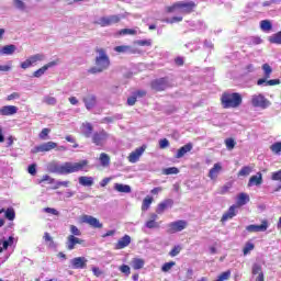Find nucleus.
<instances>
[{
	"label": "nucleus",
	"mask_w": 281,
	"mask_h": 281,
	"mask_svg": "<svg viewBox=\"0 0 281 281\" xmlns=\"http://www.w3.org/2000/svg\"><path fill=\"white\" fill-rule=\"evenodd\" d=\"M179 254H181V247L177 245L170 250L169 256H171V258H175L176 256H179Z\"/></svg>",
	"instance_id": "nucleus-51"
},
{
	"label": "nucleus",
	"mask_w": 281,
	"mask_h": 281,
	"mask_svg": "<svg viewBox=\"0 0 281 281\" xmlns=\"http://www.w3.org/2000/svg\"><path fill=\"white\" fill-rule=\"evenodd\" d=\"M93 133V126L91 123H83L82 124V134L85 137H91V134Z\"/></svg>",
	"instance_id": "nucleus-30"
},
{
	"label": "nucleus",
	"mask_w": 281,
	"mask_h": 281,
	"mask_svg": "<svg viewBox=\"0 0 281 281\" xmlns=\"http://www.w3.org/2000/svg\"><path fill=\"white\" fill-rule=\"evenodd\" d=\"M119 34H120V36H126V35L135 36V34H137V30L123 29V30L119 31Z\"/></svg>",
	"instance_id": "nucleus-37"
},
{
	"label": "nucleus",
	"mask_w": 281,
	"mask_h": 281,
	"mask_svg": "<svg viewBox=\"0 0 281 281\" xmlns=\"http://www.w3.org/2000/svg\"><path fill=\"white\" fill-rule=\"evenodd\" d=\"M194 148V145L192 143H188L184 146L180 147L175 156L176 159H181L182 157H186L190 150Z\"/></svg>",
	"instance_id": "nucleus-17"
},
{
	"label": "nucleus",
	"mask_w": 281,
	"mask_h": 281,
	"mask_svg": "<svg viewBox=\"0 0 281 281\" xmlns=\"http://www.w3.org/2000/svg\"><path fill=\"white\" fill-rule=\"evenodd\" d=\"M13 5L15 10H20V12H25L27 10V4L22 0H13Z\"/></svg>",
	"instance_id": "nucleus-33"
},
{
	"label": "nucleus",
	"mask_w": 281,
	"mask_h": 281,
	"mask_svg": "<svg viewBox=\"0 0 281 281\" xmlns=\"http://www.w3.org/2000/svg\"><path fill=\"white\" fill-rule=\"evenodd\" d=\"M144 265H146V261L140 258H134L132 259V267L135 269V271H138L139 269H144Z\"/></svg>",
	"instance_id": "nucleus-27"
},
{
	"label": "nucleus",
	"mask_w": 281,
	"mask_h": 281,
	"mask_svg": "<svg viewBox=\"0 0 281 281\" xmlns=\"http://www.w3.org/2000/svg\"><path fill=\"white\" fill-rule=\"evenodd\" d=\"M145 227L147 229H159V224L153 220H148L146 223H145Z\"/></svg>",
	"instance_id": "nucleus-43"
},
{
	"label": "nucleus",
	"mask_w": 281,
	"mask_h": 281,
	"mask_svg": "<svg viewBox=\"0 0 281 281\" xmlns=\"http://www.w3.org/2000/svg\"><path fill=\"white\" fill-rule=\"evenodd\" d=\"M186 227H188V222L183 220L171 222L167 225V234H177V232H183Z\"/></svg>",
	"instance_id": "nucleus-6"
},
{
	"label": "nucleus",
	"mask_w": 281,
	"mask_h": 281,
	"mask_svg": "<svg viewBox=\"0 0 281 281\" xmlns=\"http://www.w3.org/2000/svg\"><path fill=\"white\" fill-rule=\"evenodd\" d=\"M4 216H5V218H8V221H12L13 218H15L16 213L14 212V209H8L4 212Z\"/></svg>",
	"instance_id": "nucleus-47"
},
{
	"label": "nucleus",
	"mask_w": 281,
	"mask_h": 281,
	"mask_svg": "<svg viewBox=\"0 0 281 281\" xmlns=\"http://www.w3.org/2000/svg\"><path fill=\"white\" fill-rule=\"evenodd\" d=\"M175 205V201L172 199H167L160 202L156 209V214H164L168 207H172Z\"/></svg>",
	"instance_id": "nucleus-15"
},
{
	"label": "nucleus",
	"mask_w": 281,
	"mask_h": 281,
	"mask_svg": "<svg viewBox=\"0 0 281 281\" xmlns=\"http://www.w3.org/2000/svg\"><path fill=\"white\" fill-rule=\"evenodd\" d=\"M221 100L224 109H238L243 104V97L238 92L224 93Z\"/></svg>",
	"instance_id": "nucleus-3"
},
{
	"label": "nucleus",
	"mask_w": 281,
	"mask_h": 281,
	"mask_svg": "<svg viewBox=\"0 0 281 281\" xmlns=\"http://www.w3.org/2000/svg\"><path fill=\"white\" fill-rule=\"evenodd\" d=\"M82 102L87 111H91L92 109H95V104H98V98L95 94H87L82 98Z\"/></svg>",
	"instance_id": "nucleus-11"
},
{
	"label": "nucleus",
	"mask_w": 281,
	"mask_h": 281,
	"mask_svg": "<svg viewBox=\"0 0 281 281\" xmlns=\"http://www.w3.org/2000/svg\"><path fill=\"white\" fill-rule=\"evenodd\" d=\"M225 146L227 150H234V148H236V140H234V138H226Z\"/></svg>",
	"instance_id": "nucleus-42"
},
{
	"label": "nucleus",
	"mask_w": 281,
	"mask_h": 281,
	"mask_svg": "<svg viewBox=\"0 0 281 281\" xmlns=\"http://www.w3.org/2000/svg\"><path fill=\"white\" fill-rule=\"evenodd\" d=\"M69 188V181H57L55 186V190H58V188Z\"/></svg>",
	"instance_id": "nucleus-57"
},
{
	"label": "nucleus",
	"mask_w": 281,
	"mask_h": 281,
	"mask_svg": "<svg viewBox=\"0 0 281 281\" xmlns=\"http://www.w3.org/2000/svg\"><path fill=\"white\" fill-rule=\"evenodd\" d=\"M262 273V266L259 263H254L252 266V276H260Z\"/></svg>",
	"instance_id": "nucleus-50"
},
{
	"label": "nucleus",
	"mask_w": 281,
	"mask_h": 281,
	"mask_svg": "<svg viewBox=\"0 0 281 281\" xmlns=\"http://www.w3.org/2000/svg\"><path fill=\"white\" fill-rule=\"evenodd\" d=\"M236 216V205H232L226 213L223 214L222 221H229V218H234Z\"/></svg>",
	"instance_id": "nucleus-25"
},
{
	"label": "nucleus",
	"mask_w": 281,
	"mask_h": 281,
	"mask_svg": "<svg viewBox=\"0 0 281 281\" xmlns=\"http://www.w3.org/2000/svg\"><path fill=\"white\" fill-rule=\"evenodd\" d=\"M145 150H146V146H142L136 148L134 151H132L128 156L130 164H137V161H139V157L144 155Z\"/></svg>",
	"instance_id": "nucleus-13"
},
{
	"label": "nucleus",
	"mask_w": 281,
	"mask_h": 281,
	"mask_svg": "<svg viewBox=\"0 0 281 281\" xmlns=\"http://www.w3.org/2000/svg\"><path fill=\"white\" fill-rule=\"evenodd\" d=\"M249 203V194L247 193H239L237 196V205L243 206Z\"/></svg>",
	"instance_id": "nucleus-28"
},
{
	"label": "nucleus",
	"mask_w": 281,
	"mask_h": 281,
	"mask_svg": "<svg viewBox=\"0 0 281 281\" xmlns=\"http://www.w3.org/2000/svg\"><path fill=\"white\" fill-rule=\"evenodd\" d=\"M89 166V160H81L79 162H64L63 165L58 162H50L48 165L49 172L55 175H72L74 172H80Z\"/></svg>",
	"instance_id": "nucleus-1"
},
{
	"label": "nucleus",
	"mask_w": 281,
	"mask_h": 281,
	"mask_svg": "<svg viewBox=\"0 0 281 281\" xmlns=\"http://www.w3.org/2000/svg\"><path fill=\"white\" fill-rule=\"evenodd\" d=\"M44 212L46 214H53V216H59L60 215V212H58V210L52 209V207H45Z\"/></svg>",
	"instance_id": "nucleus-53"
},
{
	"label": "nucleus",
	"mask_w": 281,
	"mask_h": 281,
	"mask_svg": "<svg viewBox=\"0 0 281 281\" xmlns=\"http://www.w3.org/2000/svg\"><path fill=\"white\" fill-rule=\"evenodd\" d=\"M82 243H85V240H82L74 235H69L67 237L66 247H67L68 251H72V249H76V245H82Z\"/></svg>",
	"instance_id": "nucleus-14"
},
{
	"label": "nucleus",
	"mask_w": 281,
	"mask_h": 281,
	"mask_svg": "<svg viewBox=\"0 0 281 281\" xmlns=\"http://www.w3.org/2000/svg\"><path fill=\"white\" fill-rule=\"evenodd\" d=\"M168 146H170V142L168 140V138H164L159 140V148H168Z\"/></svg>",
	"instance_id": "nucleus-56"
},
{
	"label": "nucleus",
	"mask_w": 281,
	"mask_h": 281,
	"mask_svg": "<svg viewBox=\"0 0 281 281\" xmlns=\"http://www.w3.org/2000/svg\"><path fill=\"white\" fill-rule=\"evenodd\" d=\"M260 27L262 32H271V30H273V24L269 20H263L260 22Z\"/></svg>",
	"instance_id": "nucleus-32"
},
{
	"label": "nucleus",
	"mask_w": 281,
	"mask_h": 281,
	"mask_svg": "<svg viewBox=\"0 0 281 281\" xmlns=\"http://www.w3.org/2000/svg\"><path fill=\"white\" fill-rule=\"evenodd\" d=\"M262 69H263V74H265V78L269 79L271 78V74L273 71V69L271 68V66L269 64H263L262 65Z\"/></svg>",
	"instance_id": "nucleus-39"
},
{
	"label": "nucleus",
	"mask_w": 281,
	"mask_h": 281,
	"mask_svg": "<svg viewBox=\"0 0 281 281\" xmlns=\"http://www.w3.org/2000/svg\"><path fill=\"white\" fill-rule=\"evenodd\" d=\"M44 104H47L48 106H56V98L46 95L43 99Z\"/></svg>",
	"instance_id": "nucleus-38"
},
{
	"label": "nucleus",
	"mask_w": 281,
	"mask_h": 281,
	"mask_svg": "<svg viewBox=\"0 0 281 281\" xmlns=\"http://www.w3.org/2000/svg\"><path fill=\"white\" fill-rule=\"evenodd\" d=\"M269 43H272L273 45H281V31H279L278 33L272 34L269 38H268Z\"/></svg>",
	"instance_id": "nucleus-31"
},
{
	"label": "nucleus",
	"mask_w": 281,
	"mask_h": 281,
	"mask_svg": "<svg viewBox=\"0 0 281 281\" xmlns=\"http://www.w3.org/2000/svg\"><path fill=\"white\" fill-rule=\"evenodd\" d=\"M177 265V262L175 261H169L162 265L161 267V271L162 273H168V271H170V269H172V267H175Z\"/></svg>",
	"instance_id": "nucleus-40"
},
{
	"label": "nucleus",
	"mask_w": 281,
	"mask_h": 281,
	"mask_svg": "<svg viewBox=\"0 0 281 281\" xmlns=\"http://www.w3.org/2000/svg\"><path fill=\"white\" fill-rule=\"evenodd\" d=\"M27 170H29V175H32V176L36 175V165L35 164L30 165Z\"/></svg>",
	"instance_id": "nucleus-64"
},
{
	"label": "nucleus",
	"mask_w": 281,
	"mask_h": 281,
	"mask_svg": "<svg viewBox=\"0 0 281 281\" xmlns=\"http://www.w3.org/2000/svg\"><path fill=\"white\" fill-rule=\"evenodd\" d=\"M151 204H153V198L151 196L145 198L143 200L142 211L147 212V210L150 207Z\"/></svg>",
	"instance_id": "nucleus-36"
},
{
	"label": "nucleus",
	"mask_w": 281,
	"mask_h": 281,
	"mask_svg": "<svg viewBox=\"0 0 281 281\" xmlns=\"http://www.w3.org/2000/svg\"><path fill=\"white\" fill-rule=\"evenodd\" d=\"M79 184L83 186V188H91V186H93V177H79Z\"/></svg>",
	"instance_id": "nucleus-23"
},
{
	"label": "nucleus",
	"mask_w": 281,
	"mask_h": 281,
	"mask_svg": "<svg viewBox=\"0 0 281 281\" xmlns=\"http://www.w3.org/2000/svg\"><path fill=\"white\" fill-rule=\"evenodd\" d=\"M14 244V237L10 236L9 239L1 241L0 245H2V248L8 249L10 246Z\"/></svg>",
	"instance_id": "nucleus-44"
},
{
	"label": "nucleus",
	"mask_w": 281,
	"mask_h": 281,
	"mask_svg": "<svg viewBox=\"0 0 281 281\" xmlns=\"http://www.w3.org/2000/svg\"><path fill=\"white\" fill-rule=\"evenodd\" d=\"M255 245L254 243H246L245 247H244V256H247V254H249V251H254Z\"/></svg>",
	"instance_id": "nucleus-52"
},
{
	"label": "nucleus",
	"mask_w": 281,
	"mask_h": 281,
	"mask_svg": "<svg viewBox=\"0 0 281 281\" xmlns=\"http://www.w3.org/2000/svg\"><path fill=\"white\" fill-rule=\"evenodd\" d=\"M49 135V128H43L40 133V139H45Z\"/></svg>",
	"instance_id": "nucleus-62"
},
{
	"label": "nucleus",
	"mask_w": 281,
	"mask_h": 281,
	"mask_svg": "<svg viewBox=\"0 0 281 281\" xmlns=\"http://www.w3.org/2000/svg\"><path fill=\"white\" fill-rule=\"evenodd\" d=\"M271 179L272 181H281V170L272 172Z\"/></svg>",
	"instance_id": "nucleus-58"
},
{
	"label": "nucleus",
	"mask_w": 281,
	"mask_h": 281,
	"mask_svg": "<svg viewBox=\"0 0 281 281\" xmlns=\"http://www.w3.org/2000/svg\"><path fill=\"white\" fill-rule=\"evenodd\" d=\"M71 236H82V232H80L76 225H70Z\"/></svg>",
	"instance_id": "nucleus-54"
},
{
	"label": "nucleus",
	"mask_w": 281,
	"mask_h": 281,
	"mask_svg": "<svg viewBox=\"0 0 281 281\" xmlns=\"http://www.w3.org/2000/svg\"><path fill=\"white\" fill-rule=\"evenodd\" d=\"M131 245V237L128 235L123 236L115 245V249H124Z\"/></svg>",
	"instance_id": "nucleus-22"
},
{
	"label": "nucleus",
	"mask_w": 281,
	"mask_h": 281,
	"mask_svg": "<svg viewBox=\"0 0 281 281\" xmlns=\"http://www.w3.org/2000/svg\"><path fill=\"white\" fill-rule=\"evenodd\" d=\"M95 66L88 69V74H102L106 69V52L103 48L97 49Z\"/></svg>",
	"instance_id": "nucleus-4"
},
{
	"label": "nucleus",
	"mask_w": 281,
	"mask_h": 281,
	"mask_svg": "<svg viewBox=\"0 0 281 281\" xmlns=\"http://www.w3.org/2000/svg\"><path fill=\"white\" fill-rule=\"evenodd\" d=\"M150 87L154 91H166V89H170V81L168 78H159L151 81Z\"/></svg>",
	"instance_id": "nucleus-7"
},
{
	"label": "nucleus",
	"mask_w": 281,
	"mask_h": 281,
	"mask_svg": "<svg viewBox=\"0 0 281 281\" xmlns=\"http://www.w3.org/2000/svg\"><path fill=\"white\" fill-rule=\"evenodd\" d=\"M30 67H32V61H30L29 58L26 60H24L23 63H21L22 69H30Z\"/></svg>",
	"instance_id": "nucleus-60"
},
{
	"label": "nucleus",
	"mask_w": 281,
	"mask_h": 281,
	"mask_svg": "<svg viewBox=\"0 0 281 281\" xmlns=\"http://www.w3.org/2000/svg\"><path fill=\"white\" fill-rule=\"evenodd\" d=\"M81 223H86L87 225H90V227H93L94 229H102V223L100 221L91 215H83L81 217Z\"/></svg>",
	"instance_id": "nucleus-10"
},
{
	"label": "nucleus",
	"mask_w": 281,
	"mask_h": 281,
	"mask_svg": "<svg viewBox=\"0 0 281 281\" xmlns=\"http://www.w3.org/2000/svg\"><path fill=\"white\" fill-rule=\"evenodd\" d=\"M266 85H268V87H274V85H280V79H270Z\"/></svg>",
	"instance_id": "nucleus-63"
},
{
	"label": "nucleus",
	"mask_w": 281,
	"mask_h": 281,
	"mask_svg": "<svg viewBox=\"0 0 281 281\" xmlns=\"http://www.w3.org/2000/svg\"><path fill=\"white\" fill-rule=\"evenodd\" d=\"M196 8L193 1H178L171 7H167V12L177 14H190Z\"/></svg>",
	"instance_id": "nucleus-2"
},
{
	"label": "nucleus",
	"mask_w": 281,
	"mask_h": 281,
	"mask_svg": "<svg viewBox=\"0 0 281 281\" xmlns=\"http://www.w3.org/2000/svg\"><path fill=\"white\" fill-rule=\"evenodd\" d=\"M250 173H251V168L246 166L239 170L238 177H249Z\"/></svg>",
	"instance_id": "nucleus-45"
},
{
	"label": "nucleus",
	"mask_w": 281,
	"mask_h": 281,
	"mask_svg": "<svg viewBox=\"0 0 281 281\" xmlns=\"http://www.w3.org/2000/svg\"><path fill=\"white\" fill-rule=\"evenodd\" d=\"M221 170H223V166L221 162H216L209 171L210 179L212 181H216V179H218V175H221Z\"/></svg>",
	"instance_id": "nucleus-18"
},
{
	"label": "nucleus",
	"mask_w": 281,
	"mask_h": 281,
	"mask_svg": "<svg viewBox=\"0 0 281 281\" xmlns=\"http://www.w3.org/2000/svg\"><path fill=\"white\" fill-rule=\"evenodd\" d=\"M270 150L272 153H274V155H280V153H281V142L273 143L270 146Z\"/></svg>",
	"instance_id": "nucleus-41"
},
{
	"label": "nucleus",
	"mask_w": 281,
	"mask_h": 281,
	"mask_svg": "<svg viewBox=\"0 0 281 281\" xmlns=\"http://www.w3.org/2000/svg\"><path fill=\"white\" fill-rule=\"evenodd\" d=\"M269 229V221L263 220L261 221V225L250 224L246 226V231L249 232V234H256L258 232H267Z\"/></svg>",
	"instance_id": "nucleus-8"
},
{
	"label": "nucleus",
	"mask_w": 281,
	"mask_h": 281,
	"mask_svg": "<svg viewBox=\"0 0 281 281\" xmlns=\"http://www.w3.org/2000/svg\"><path fill=\"white\" fill-rule=\"evenodd\" d=\"M16 52L14 44L5 45L2 47V56H12Z\"/></svg>",
	"instance_id": "nucleus-26"
},
{
	"label": "nucleus",
	"mask_w": 281,
	"mask_h": 281,
	"mask_svg": "<svg viewBox=\"0 0 281 281\" xmlns=\"http://www.w3.org/2000/svg\"><path fill=\"white\" fill-rule=\"evenodd\" d=\"M16 113H19V108L15 105H4L0 108V115L10 116L16 115Z\"/></svg>",
	"instance_id": "nucleus-16"
},
{
	"label": "nucleus",
	"mask_w": 281,
	"mask_h": 281,
	"mask_svg": "<svg viewBox=\"0 0 281 281\" xmlns=\"http://www.w3.org/2000/svg\"><path fill=\"white\" fill-rule=\"evenodd\" d=\"M87 258L85 257H76L70 260L71 269H87Z\"/></svg>",
	"instance_id": "nucleus-12"
},
{
	"label": "nucleus",
	"mask_w": 281,
	"mask_h": 281,
	"mask_svg": "<svg viewBox=\"0 0 281 281\" xmlns=\"http://www.w3.org/2000/svg\"><path fill=\"white\" fill-rule=\"evenodd\" d=\"M52 67H56V61H49L48 64L44 65L42 68L34 71L33 74L34 78H41V76H44L45 71H47V69H52Z\"/></svg>",
	"instance_id": "nucleus-19"
},
{
	"label": "nucleus",
	"mask_w": 281,
	"mask_h": 281,
	"mask_svg": "<svg viewBox=\"0 0 281 281\" xmlns=\"http://www.w3.org/2000/svg\"><path fill=\"white\" fill-rule=\"evenodd\" d=\"M29 60H30L31 65H36V63H41V61L45 60V55L35 54V55L29 57Z\"/></svg>",
	"instance_id": "nucleus-34"
},
{
	"label": "nucleus",
	"mask_w": 281,
	"mask_h": 281,
	"mask_svg": "<svg viewBox=\"0 0 281 281\" xmlns=\"http://www.w3.org/2000/svg\"><path fill=\"white\" fill-rule=\"evenodd\" d=\"M122 21V16L120 15H109L106 18V25H115V23H120Z\"/></svg>",
	"instance_id": "nucleus-35"
},
{
	"label": "nucleus",
	"mask_w": 281,
	"mask_h": 281,
	"mask_svg": "<svg viewBox=\"0 0 281 281\" xmlns=\"http://www.w3.org/2000/svg\"><path fill=\"white\" fill-rule=\"evenodd\" d=\"M114 52L119 54H133V47L128 45L116 46L114 47Z\"/></svg>",
	"instance_id": "nucleus-29"
},
{
	"label": "nucleus",
	"mask_w": 281,
	"mask_h": 281,
	"mask_svg": "<svg viewBox=\"0 0 281 281\" xmlns=\"http://www.w3.org/2000/svg\"><path fill=\"white\" fill-rule=\"evenodd\" d=\"M180 21H183V16H173L171 19H165L162 20L164 23H180Z\"/></svg>",
	"instance_id": "nucleus-49"
},
{
	"label": "nucleus",
	"mask_w": 281,
	"mask_h": 281,
	"mask_svg": "<svg viewBox=\"0 0 281 281\" xmlns=\"http://www.w3.org/2000/svg\"><path fill=\"white\" fill-rule=\"evenodd\" d=\"M135 102H137V95H132L130 98H127V104L128 106H134Z\"/></svg>",
	"instance_id": "nucleus-59"
},
{
	"label": "nucleus",
	"mask_w": 281,
	"mask_h": 281,
	"mask_svg": "<svg viewBox=\"0 0 281 281\" xmlns=\"http://www.w3.org/2000/svg\"><path fill=\"white\" fill-rule=\"evenodd\" d=\"M120 272L125 273L126 276H131V267H128V265H122L120 267Z\"/></svg>",
	"instance_id": "nucleus-55"
},
{
	"label": "nucleus",
	"mask_w": 281,
	"mask_h": 281,
	"mask_svg": "<svg viewBox=\"0 0 281 281\" xmlns=\"http://www.w3.org/2000/svg\"><path fill=\"white\" fill-rule=\"evenodd\" d=\"M114 190H116V192H121L123 194H131V191H132L131 186L122 184V183H115Z\"/></svg>",
	"instance_id": "nucleus-24"
},
{
	"label": "nucleus",
	"mask_w": 281,
	"mask_h": 281,
	"mask_svg": "<svg viewBox=\"0 0 281 281\" xmlns=\"http://www.w3.org/2000/svg\"><path fill=\"white\" fill-rule=\"evenodd\" d=\"M104 139H106V134L104 132L94 133L92 136V142L97 146H102Z\"/></svg>",
	"instance_id": "nucleus-21"
},
{
	"label": "nucleus",
	"mask_w": 281,
	"mask_h": 281,
	"mask_svg": "<svg viewBox=\"0 0 281 281\" xmlns=\"http://www.w3.org/2000/svg\"><path fill=\"white\" fill-rule=\"evenodd\" d=\"M251 104L257 109H269L271 106V102L263 94H254L251 97Z\"/></svg>",
	"instance_id": "nucleus-5"
},
{
	"label": "nucleus",
	"mask_w": 281,
	"mask_h": 281,
	"mask_svg": "<svg viewBox=\"0 0 281 281\" xmlns=\"http://www.w3.org/2000/svg\"><path fill=\"white\" fill-rule=\"evenodd\" d=\"M252 186H262V173L257 172V175L250 177L248 181V188H251Z\"/></svg>",
	"instance_id": "nucleus-20"
},
{
	"label": "nucleus",
	"mask_w": 281,
	"mask_h": 281,
	"mask_svg": "<svg viewBox=\"0 0 281 281\" xmlns=\"http://www.w3.org/2000/svg\"><path fill=\"white\" fill-rule=\"evenodd\" d=\"M94 23H95L97 25H101V27H105V26H106V18L103 16V18H101V19L94 21Z\"/></svg>",
	"instance_id": "nucleus-61"
},
{
	"label": "nucleus",
	"mask_w": 281,
	"mask_h": 281,
	"mask_svg": "<svg viewBox=\"0 0 281 281\" xmlns=\"http://www.w3.org/2000/svg\"><path fill=\"white\" fill-rule=\"evenodd\" d=\"M57 147L58 144H56L55 142H47L36 146L34 149H32V153H49V150H54V148Z\"/></svg>",
	"instance_id": "nucleus-9"
},
{
	"label": "nucleus",
	"mask_w": 281,
	"mask_h": 281,
	"mask_svg": "<svg viewBox=\"0 0 281 281\" xmlns=\"http://www.w3.org/2000/svg\"><path fill=\"white\" fill-rule=\"evenodd\" d=\"M164 175H179V168L177 167H169L164 169Z\"/></svg>",
	"instance_id": "nucleus-48"
},
{
	"label": "nucleus",
	"mask_w": 281,
	"mask_h": 281,
	"mask_svg": "<svg viewBox=\"0 0 281 281\" xmlns=\"http://www.w3.org/2000/svg\"><path fill=\"white\" fill-rule=\"evenodd\" d=\"M136 45H139V47H150V45H153V40H138Z\"/></svg>",
	"instance_id": "nucleus-46"
}]
</instances>
